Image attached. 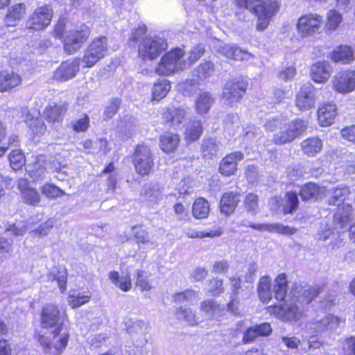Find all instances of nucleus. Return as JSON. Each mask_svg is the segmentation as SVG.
<instances>
[{"instance_id":"6e6552de","label":"nucleus","mask_w":355,"mask_h":355,"mask_svg":"<svg viewBox=\"0 0 355 355\" xmlns=\"http://www.w3.org/2000/svg\"><path fill=\"white\" fill-rule=\"evenodd\" d=\"M107 51V39L99 37L94 39L85 51L82 62L85 67H93L98 60L103 58Z\"/></svg>"},{"instance_id":"aec40b11","label":"nucleus","mask_w":355,"mask_h":355,"mask_svg":"<svg viewBox=\"0 0 355 355\" xmlns=\"http://www.w3.org/2000/svg\"><path fill=\"white\" fill-rule=\"evenodd\" d=\"M21 80V77L13 71H0V92H8L20 85Z\"/></svg>"},{"instance_id":"f257e3e1","label":"nucleus","mask_w":355,"mask_h":355,"mask_svg":"<svg viewBox=\"0 0 355 355\" xmlns=\"http://www.w3.org/2000/svg\"><path fill=\"white\" fill-rule=\"evenodd\" d=\"M65 319V313L60 311L55 304H49L42 308V327L52 329V333L54 334L52 340L42 335L37 336V340L43 347L46 355H60L66 348L69 340V334H60L62 325Z\"/></svg>"},{"instance_id":"052dcab7","label":"nucleus","mask_w":355,"mask_h":355,"mask_svg":"<svg viewBox=\"0 0 355 355\" xmlns=\"http://www.w3.org/2000/svg\"><path fill=\"white\" fill-rule=\"evenodd\" d=\"M205 53V48L202 45H197L190 51L189 56L187 59L188 67L193 64L196 61L200 59Z\"/></svg>"},{"instance_id":"680f3d73","label":"nucleus","mask_w":355,"mask_h":355,"mask_svg":"<svg viewBox=\"0 0 355 355\" xmlns=\"http://www.w3.org/2000/svg\"><path fill=\"white\" fill-rule=\"evenodd\" d=\"M136 285L141 291H148L152 288L148 279L144 276V271L141 270H137V272Z\"/></svg>"},{"instance_id":"bf43d9fd","label":"nucleus","mask_w":355,"mask_h":355,"mask_svg":"<svg viewBox=\"0 0 355 355\" xmlns=\"http://www.w3.org/2000/svg\"><path fill=\"white\" fill-rule=\"evenodd\" d=\"M121 101L119 98H113L108 103L104 111V115L106 119H111L117 112Z\"/></svg>"},{"instance_id":"f8f14e48","label":"nucleus","mask_w":355,"mask_h":355,"mask_svg":"<svg viewBox=\"0 0 355 355\" xmlns=\"http://www.w3.org/2000/svg\"><path fill=\"white\" fill-rule=\"evenodd\" d=\"M53 9L51 6L46 5L37 8L27 21L30 29L41 31L47 27L51 21Z\"/></svg>"},{"instance_id":"774afa93","label":"nucleus","mask_w":355,"mask_h":355,"mask_svg":"<svg viewBox=\"0 0 355 355\" xmlns=\"http://www.w3.org/2000/svg\"><path fill=\"white\" fill-rule=\"evenodd\" d=\"M282 342L289 349H297L301 343L300 340L295 336H282Z\"/></svg>"},{"instance_id":"4be33fe9","label":"nucleus","mask_w":355,"mask_h":355,"mask_svg":"<svg viewBox=\"0 0 355 355\" xmlns=\"http://www.w3.org/2000/svg\"><path fill=\"white\" fill-rule=\"evenodd\" d=\"M218 52L226 58L236 61H242L251 58L250 53L233 44L220 46Z\"/></svg>"},{"instance_id":"a19ab883","label":"nucleus","mask_w":355,"mask_h":355,"mask_svg":"<svg viewBox=\"0 0 355 355\" xmlns=\"http://www.w3.org/2000/svg\"><path fill=\"white\" fill-rule=\"evenodd\" d=\"M170 89L171 84L166 80H162L155 83L152 89L153 100L160 101L166 96Z\"/></svg>"},{"instance_id":"423d86ee","label":"nucleus","mask_w":355,"mask_h":355,"mask_svg":"<svg viewBox=\"0 0 355 355\" xmlns=\"http://www.w3.org/2000/svg\"><path fill=\"white\" fill-rule=\"evenodd\" d=\"M89 35L90 29L85 24L71 28L64 37V51L69 54L77 52L87 41Z\"/></svg>"},{"instance_id":"4468645a","label":"nucleus","mask_w":355,"mask_h":355,"mask_svg":"<svg viewBox=\"0 0 355 355\" xmlns=\"http://www.w3.org/2000/svg\"><path fill=\"white\" fill-rule=\"evenodd\" d=\"M295 105L302 111L311 109L315 105L314 87L310 83L302 85L297 94Z\"/></svg>"},{"instance_id":"79ce46f5","label":"nucleus","mask_w":355,"mask_h":355,"mask_svg":"<svg viewBox=\"0 0 355 355\" xmlns=\"http://www.w3.org/2000/svg\"><path fill=\"white\" fill-rule=\"evenodd\" d=\"M214 71V64L210 62L205 61L193 71V75L197 77L196 81L203 80L211 76Z\"/></svg>"},{"instance_id":"09e8293b","label":"nucleus","mask_w":355,"mask_h":355,"mask_svg":"<svg viewBox=\"0 0 355 355\" xmlns=\"http://www.w3.org/2000/svg\"><path fill=\"white\" fill-rule=\"evenodd\" d=\"M186 235L188 238L191 239H196L200 238L202 239L205 237H216L219 236L221 234V231H220L219 228L211 230L209 231H202L198 232L195 230L189 229L185 232Z\"/></svg>"},{"instance_id":"e433bc0d","label":"nucleus","mask_w":355,"mask_h":355,"mask_svg":"<svg viewBox=\"0 0 355 355\" xmlns=\"http://www.w3.org/2000/svg\"><path fill=\"white\" fill-rule=\"evenodd\" d=\"M210 211L209 202L202 198L196 200L193 205L192 213L196 218H207Z\"/></svg>"},{"instance_id":"b1692460","label":"nucleus","mask_w":355,"mask_h":355,"mask_svg":"<svg viewBox=\"0 0 355 355\" xmlns=\"http://www.w3.org/2000/svg\"><path fill=\"white\" fill-rule=\"evenodd\" d=\"M187 115V110L182 107L171 106L163 113V118L171 125L181 124Z\"/></svg>"},{"instance_id":"2eb2a0df","label":"nucleus","mask_w":355,"mask_h":355,"mask_svg":"<svg viewBox=\"0 0 355 355\" xmlns=\"http://www.w3.org/2000/svg\"><path fill=\"white\" fill-rule=\"evenodd\" d=\"M80 63L78 60L63 62L55 71L53 78L60 82L73 78L79 71Z\"/></svg>"},{"instance_id":"49530a36","label":"nucleus","mask_w":355,"mask_h":355,"mask_svg":"<svg viewBox=\"0 0 355 355\" xmlns=\"http://www.w3.org/2000/svg\"><path fill=\"white\" fill-rule=\"evenodd\" d=\"M132 230L138 244H150L153 247L157 245L155 242L150 241L148 232L146 230L135 225L132 227Z\"/></svg>"},{"instance_id":"9d476101","label":"nucleus","mask_w":355,"mask_h":355,"mask_svg":"<svg viewBox=\"0 0 355 355\" xmlns=\"http://www.w3.org/2000/svg\"><path fill=\"white\" fill-rule=\"evenodd\" d=\"M247 83L243 80H228L224 87L222 94L223 103L233 106L238 103L247 89Z\"/></svg>"},{"instance_id":"37998d69","label":"nucleus","mask_w":355,"mask_h":355,"mask_svg":"<svg viewBox=\"0 0 355 355\" xmlns=\"http://www.w3.org/2000/svg\"><path fill=\"white\" fill-rule=\"evenodd\" d=\"M340 323V319L334 315L329 314L317 322L316 329L318 331H323L327 329L336 328Z\"/></svg>"},{"instance_id":"bb28decb","label":"nucleus","mask_w":355,"mask_h":355,"mask_svg":"<svg viewBox=\"0 0 355 355\" xmlns=\"http://www.w3.org/2000/svg\"><path fill=\"white\" fill-rule=\"evenodd\" d=\"M240 201L239 195L232 192L225 193L220 202V211L226 215L231 214Z\"/></svg>"},{"instance_id":"f03ea898","label":"nucleus","mask_w":355,"mask_h":355,"mask_svg":"<svg viewBox=\"0 0 355 355\" xmlns=\"http://www.w3.org/2000/svg\"><path fill=\"white\" fill-rule=\"evenodd\" d=\"M320 293L318 287L295 283L291 289L289 302L283 306H270L268 311L282 321L297 322L304 316V306L313 300Z\"/></svg>"},{"instance_id":"603ef678","label":"nucleus","mask_w":355,"mask_h":355,"mask_svg":"<svg viewBox=\"0 0 355 355\" xmlns=\"http://www.w3.org/2000/svg\"><path fill=\"white\" fill-rule=\"evenodd\" d=\"M327 17V28L331 31L336 30L343 21L342 15L335 10L329 11Z\"/></svg>"},{"instance_id":"2f4dec72","label":"nucleus","mask_w":355,"mask_h":355,"mask_svg":"<svg viewBox=\"0 0 355 355\" xmlns=\"http://www.w3.org/2000/svg\"><path fill=\"white\" fill-rule=\"evenodd\" d=\"M49 282H56L62 293L66 290L67 272L65 268H54L47 275Z\"/></svg>"},{"instance_id":"c03bdc74","label":"nucleus","mask_w":355,"mask_h":355,"mask_svg":"<svg viewBox=\"0 0 355 355\" xmlns=\"http://www.w3.org/2000/svg\"><path fill=\"white\" fill-rule=\"evenodd\" d=\"M109 278L113 284L123 291H128L132 287V282L128 275L119 277L118 272L112 271L109 274Z\"/></svg>"},{"instance_id":"473e14b6","label":"nucleus","mask_w":355,"mask_h":355,"mask_svg":"<svg viewBox=\"0 0 355 355\" xmlns=\"http://www.w3.org/2000/svg\"><path fill=\"white\" fill-rule=\"evenodd\" d=\"M67 110V104L64 102L53 106H49L45 110V114L49 121L53 122L59 121L62 119Z\"/></svg>"},{"instance_id":"6e6d98bb","label":"nucleus","mask_w":355,"mask_h":355,"mask_svg":"<svg viewBox=\"0 0 355 355\" xmlns=\"http://www.w3.org/2000/svg\"><path fill=\"white\" fill-rule=\"evenodd\" d=\"M24 201L28 205L35 206L40 201V196L37 191L33 188H31L26 191H24L21 194Z\"/></svg>"},{"instance_id":"58836bf2","label":"nucleus","mask_w":355,"mask_h":355,"mask_svg":"<svg viewBox=\"0 0 355 355\" xmlns=\"http://www.w3.org/2000/svg\"><path fill=\"white\" fill-rule=\"evenodd\" d=\"M135 125L133 117L130 116H125L120 119L117 129L121 135L128 138L131 136Z\"/></svg>"},{"instance_id":"cd10ccee","label":"nucleus","mask_w":355,"mask_h":355,"mask_svg":"<svg viewBox=\"0 0 355 355\" xmlns=\"http://www.w3.org/2000/svg\"><path fill=\"white\" fill-rule=\"evenodd\" d=\"M215 101L214 96L208 92H203L198 94L196 100V110L200 114L209 112Z\"/></svg>"},{"instance_id":"338daca9","label":"nucleus","mask_w":355,"mask_h":355,"mask_svg":"<svg viewBox=\"0 0 355 355\" xmlns=\"http://www.w3.org/2000/svg\"><path fill=\"white\" fill-rule=\"evenodd\" d=\"M340 135L343 139L355 143V124L343 128Z\"/></svg>"},{"instance_id":"6ab92c4d","label":"nucleus","mask_w":355,"mask_h":355,"mask_svg":"<svg viewBox=\"0 0 355 355\" xmlns=\"http://www.w3.org/2000/svg\"><path fill=\"white\" fill-rule=\"evenodd\" d=\"M331 71V67L327 62H318L311 66V77L314 82L322 83L329 78Z\"/></svg>"},{"instance_id":"69168bd1","label":"nucleus","mask_w":355,"mask_h":355,"mask_svg":"<svg viewBox=\"0 0 355 355\" xmlns=\"http://www.w3.org/2000/svg\"><path fill=\"white\" fill-rule=\"evenodd\" d=\"M244 136L249 140H252L261 136L262 132L254 125H248L245 128Z\"/></svg>"},{"instance_id":"c85d7f7f","label":"nucleus","mask_w":355,"mask_h":355,"mask_svg":"<svg viewBox=\"0 0 355 355\" xmlns=\"http://www.w3.org/2000/svg\"><path fill=\"white\" fill-rule=\"evenodd\" d=\"M257 292L260 300L263 303H268L272 299L271 279L269 276H263L259 279Z\"/></svg>"},{"instance_id":"0eeeda50","label":"nucleus","mask_w":355,"mask_h":355,"mask_svg":"<svg viewBox=\"0 0 355 355\" xmlns=\"http://www.w3.org/2000/svg\"><path fill=\"white\" fill-rule=\"evenodd\" d=\"M132 164L135 171L144 176L150 173L153 169L154 161L150 149L146 145H138L132 155Z\"/></svg>"},{"instance_id":"7c9ffc66","label":"nucleus","mask_w":355,"mask_h":355,"mask_svg":"<svg viewBox=\"0 0 355 355\" xmlns=\"http://www.w3.org/2000/svg\"><path fill=\"white\" fill-rule=\"evenodd\" d=\"M288 291V280L286 274H279L275 279L274 293L279 301L285 299Z\"/></svg>"},{"instance_id":"a878e982","label":"nucleus","mask_w":355,"mask_h":355,"mask_svg":"<svg viewBox=\"0 0 355 355\" xmlns=\"http://www.w3.org/2000/svg\"><path fill=\"white\" fill-rule=\"evenodd\" d=\"M322 141L317 137H311L304 139L301 142V148L304 154L309 157H313L320 153L322 148Z\"/></svg>"},{"instance_id":"1a4fd4ad","label":"nucleus","mask_w":355,"mask_h":355,"mask_svg":"<svg viewBox=\"0 0 355 355\" xmlns=\"http://www.w3.org/2000/svg\"><path fill=\"white\" fill-rule=\"evenodd\" d=\"M166 42L161 37H145L139 46V55L143 59H155L166 49Z\"/></svg>"},{"instance_id":"864d4df0","label":"nucleus","mask_w":355,"mask_h":355,"mask_svg":"<svg viewBox=\"0 0 355 355\" xmlns=\"http://www.w3.org/2000/svg\"><path fill=\"white\" fill-rule=\"evenodd\" d=\"M269 232L290 236L297 232V229L281 223H270Z\"/></svg>"},{"instance_id":"a18cd8bd","label":"nucleus","mask_w":355,"mask_h":355,"mask_svg":"<svg viewBox=\"0 0 355 355\" xmlns=\"http://www.w3.org/2000/svg\"><path fill=\"white\" fill-rule=\"evenodd\" d=\"M91 297L92 294L90 292L79 293L77 295L70 294L68 297V302L73 309H76L87 303Z\"/></svg>"},{"instance_id":"4c0bfd02","label":"nucleus","mask_w":355,"mask_h":355,"mask_svg":"<svg viewBox=\"0 0 355 355\" xmlns=\"http://www.w3.org/2000/svg\"><path fill=\"white\" fill-rule=\"evenodd\" d=\"M349 190L347 187H339L334 189L329 199V202L332 205L340 206L345 204L344 202L349 195Z\"/></svg>"},{"instance_id":"f3484780","label":"nucleus","mask_w":355,"mask_h":355,"mask_svg":"<svg viewBox=\"0 0 355 355\" xmlns=\"http://www.w3.org/2000/svg\"><path fill=\"white\" fill-rule=\"evenodd\" d=\"M336 110V105L334 103L321 105L318 110V119L320 125L324 127L331 125L337 115Z\"/></svg>"},{"instance_id":"8fccbe9b","label":"nucleus","mask_w":355,"mask_h":355,"mask_svg":"<svg viewBox=\"0 0 355 355\" xmlns=\"http://www.w3.org/2000/svg\"><path fill=\"white\" fill-rule=\"evenodd\" d=\"M41 191L46 197L52 199L66 194L60 188L50 183L44 184L41 189Z\"/></svg>"},{"instance_id":"c756f323","label":"nucleus","mask_w":355,"mask_h":355,"mask_svg":"<svg viewBox=\"0 0 355 355\" xmlns=\"http://www.w3.org/2000/svg\"><path fill=\"white\" fill-rule=\"evenodd\" d=\"M331 58L336 62H340L345 64L354 60L353 51L347 46H341L335 49L331 53Z\"/></svg>"},{"instance_id":"20e7f679","label":"nucleus","mask_w":355,"mask_h":355,"mask_svg":"<svg viewBox=\"0 0 355 355\" xmlns=\"http://www.w3.org/2000/svg\"><path fill=\"white\" fill-rule=\"evenodd\" d=\"M184 56V51L180 48L168 51L162 58L155 72L159 76H168L185 69L188 64Z\"/></svg>"},{"instance_id":"13d9d810","label":"nucleus","mask_w":355,"mask_h":355,"mask_svg":"<svg viewBox=\"0 0 355 355\" xmlns=\"http://www.w3.org/2000/svg\"><path fill=\"white\" fill-rule=\"evenodd\" d=\"M73 130L76 132H85L89 125V118L84 114L80 116L79 119L74 120L71 122Z\"/></svg>"},{"instance_id":"3c124183","label":"nucleus","mask_w":355,"mask_h":355,"mask_svg":"<svg viewBox=\"0 0 355 355\" xmlns=\"http://www.w3.org/2000/svg\"><path fill=\"white\" fill-rule=\"evenodd\" d=\"M286 201L284 205L283 212L284 214L292 213L298 207V198L295 193L288 192L286 193Z\"/></svg>"},{"instance_id":"ea45409f","label":"nucleus","mask_w":355,"mask_h":355,"mask_svg":"<svg viewBox=\"0 0 355 355\" xmlns=\"http://www.w3.org/2000/svg\"><path fill=\"white\" fill-rule=\"evenodd\" d=\"M202 156L207 159H212L217 155L218 146L216 139H204L201 146Z\"/></svg>"},{"instance_id":"9b49d317","label":"nucleus","mask_w":355,"mask_h":355,"mask_svg":"<svg viewBox=\"0 0 355 355\" xmlns=\"http://www.w3.org/2000/svg\"><path fill=\"white\" fill-rule=\"evenodd\" d=\"M322 21V17L316 13L306 14L299 18L297 30L302 37L311 36L319 32Z\"/></svg>"},{"instance_id":"dca6fc26","label":"nucleus","mask_w":355,"mask_h":355,"mask_svg":"<svg viewBox=\"0 0 355 355\" xmlns=\"http://www.w3.org/2000/svg\"><path fill=\"white\" fill-rule=\"evenodd\" d=\"M243 157L241 151H236L226 155L220 162V173L226 176L233 175L237 168V161L242 160Z\"/></svg>"},{"instance_id":"0e129e2a","label":"nucleus","mask_w":355,"mask_h":355,"mask_svg":"<svg viewBox=\"0 0 355 355\" xmlns=\"http://www.w3.org/2000/svg\"><path fill=\"white\" fill-rule=\"evenodd\" d=\"M28 230L26 225L23 223L12 224L6 230V232H10L14 236H22Z\"/></svg>"},{"instance_id":"c9c22d12","label":"nucleus","mask_w":355,"mask_h":355,"mask_svg":"<svg viewBox=\"0 0 355 355\" xmlns=\"http://www.w3.org/2000/svg\"><path fill=\"white\" fill-rule=\"evenodd\" d=\"M202 132V126L200 121H191L187 125L185 138L187 141L192 142L198 139Z\"/></svg>"},{"instance_id":"4d7b16f0","label":"nucleus","mask_w":355,"mask_h":355,"mask_svg":"<svg viewBox=\"0 0 355 355\" xmlns=\"http://www.w3.org/2000/svg\"><path fill=\"white\" fill-rule=\"evenodd\" d=\"M259 197L254 193H248L245 198V207L248 212L256 214L258 209Z\"/></svg>"},{"instance_id":"e2e57ef3","label":"nucleus","mask_w":355,"mask_h":355,"mask_svg":"<svg viewBox=\"0 0 355 355\" xmlns=\"http://www.w3.org/2000/svg\"><path fill=\"white\" fill-rule=\"evenodd\" d=\"M296 74V69L293 66H290L284 69L281 70L277 78L283 81H288L292 80Z\"/></svg>"},{"instance_id":"393cba45","label":"nucleus","mask_w":355,"mask_h":355,"mask_svg":"<svg viewBox=\"0 0 355 355\" xmlns=\"http://www.w3.org/2000/svg\"><path fill=\"white\" fill-rule=\"evenodd\" d=\"M26 6L17 3L10 7L5 17V23L8 26H14L21 21L26 13Z\"/></svg>"},{"instance_id":"72a5a7b5","label":"nucleus","mask_w":355,"mask_h":355,"mask_svg":"<svg viewBox=\"0 0 355 355\" xmlns=\"http://www.w3.org/2000/svg\"><path fill=\"white\" fill-rule=\"evenodd\" d=\"M322 191L323 189L318 184L309 182L302 187L300 196L303 200H315L320 196Z\"/></svg>"},{"instance_id":"de8ad7c7","label":"nucleus","mask_w":355,"mask_h":355,"mask_svg":"<svg viewBox=\"0 0 355 355\" xmlns=\"http://www.w3.org/2000/svg\"><path fill=\"white\" fill-rule=\"evenodd\" d=\"M9 161L11 168L17 171L25 164L26 159L20 150H14L9 155Z\"/></svg>"},{"instance_id":"ddd939ff","label":"nucleus","mask_w":355,"mask_h":355,"mask_svg":"<svg viewBox=\"0 0 355 355\" xmlns=\"http://www.w3.org/2000/svg\"><path fill=\"white\" fill-rule=\"evenodd\" d=\"M333 88L335 91L347 94L355 89V71H345L336 74L332 80Z\"/></svg>"},{"instance_id":"5701e85b","label":"nucleus","mask_w":355,"mask_h":355,"mask_svg":"<svg viewBox=\"0 0 355 355\" xmlns=\"http://www.w3.org/2000/svg\"><path fill=\"white\" fill-rule=\"evenodd\" d=\"M200 311L207 319L218 321L222 318L223 310L216 302L208 300L201 304Z\"/></svg>"},{"instance_id":"412c9836","label":"nucleus","mask_w":355,"mask_h":355,"mask_svg":"<svg viewBox=\"0 0 355 355\" xmlns=\"http://www.w3.org/2000/svg\"><path fill=\"white\" fill-rule=\"evenodd\" d=\"M352 207L351 205L346 203L338 206L334 215V223L340 230L345 229L350 223L352 218Z\"/></svg>"},{"instance_id":"39448f33","label":"nucleus","mask_w":355,"mask_h":355,"mask_svg":"<svg viewBox=\"0 0 355 355\" xmlns=\"http://www.w3.org/2000/svg\"><path fill=\"white\" fill-rule=\"evenodd\" d=\"M306 128L307 123L300 119L282 123L279 130L273 135L272 141L277 145L292 142L296 138L300 137Z\"/></svg>"},{"instance_id":"f704fd0d","label":"nucleus","mask_w":355,"mask_h":355,"mask_svg":"<svg viewBox=\"0 0 355 355\" xmlns=\"http://www.w3.org/2000/svg\"><path fill=\"white\" fill-rule=\"evenodd\" d=\"M179 142L180 138L177 134L166 132L160 137L161 148L166 153L173 152Z\"/></svg>"},{"instance_id":"5fc2aeb1","label":"nucleus","mask_w":355,"mask_h":355,"mask_svg":"<svg viewBox=\"0 0 355 355\" xmlns=\"http://www.w3.org/2000/svg\"><path fill=\"white\" fill-rule=\"evenodd\" d=\"M175 315L178 319L184 320L191 325L197 324L196 316L191 309L180 308L176 311Z\"/></svg>"},{"instance_id":"7ed1b4c3","label":"nucleus","mask_w":355,"mask_h":355,"mask_svg":"<svg viewBox=\"0 0 355 355\" xmlns=\"http://www.w3.org/2000/svg\"><path fill=\"white\" fill-rule=\"evenodd\" d=\"M237 7L248 10L257 17L256 29L265 31L272 19L279 10V3L276 0H234Z\"/></svg>"},{"instance_id":"a211bd4d","label":"nucleus","mask_w":355,"mask_h":355,"mask_svg":"<svg viewBox=\"0 0 355 355\" xmlns=\"http://www.w3.org/2000/svg\"><path fill=\"white\" fill-rule=\"evenodd\" d=\"M46 160L44 155L33 157L27 164L26 170L32 178H43L46 172Z\"/></svg>"}]
</instances>
